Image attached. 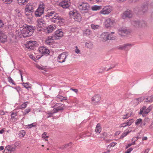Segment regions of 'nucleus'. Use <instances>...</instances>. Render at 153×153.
Here are the masks:
<instances>
[{
  "mask_svg": "<svg viewBox=\"0 0 153 153\" xmlns=\"http://www.w3.org/2000/svg\"><path fill=\"white\" fill-rule=\"evenodd\" d=\"M73 144L72 142H70L69 143H68L66 144L65 145V148H67V147L70 146V148L71 147V146L72 144Z\"/></svg>",
  "mask_w": 153,
  "mask_h": 153,
  "instance_id": "6e6d98bb",
  "label": "nucleus"
},
{
  "mask_svg": "<svg viewBox=\"0 0 153 153\" xmlns=\"http://www.w3.org/2000/svg\"><path fill=\"white\" fill-rule=\"evenodd\" d=\"M63 35V33L61 29H59L54 32L53 36L55 39H59Z\"/></svg>",
  "mask_w": 153,
  "mask_h": 153,
  "instance_id": "ddd939ff",
  "label": "nucleus"
},
{
  "mask_svg": "<svg viewBox=\"0 0 153 153\" xmlns=\"http://www.w3.org/2000/svg\"><path fill=\"white\" fill-rule=\"evenodd\" d=\"M101 131V128L100 126V125L99 123H98L96 126L95 130V132L97 133H100Z\"/></svg>",
  "mask_w": 153,
  "mask_h": 153,
  "instance_id": "cd10ccee",
  "label": "nucleus"
},
{
  "mask_svg": "<svg viewBox=\"0 0 153 153\" xmlns=\"http://www.w3.org/2000/svg\"><path fill=\"white\" fill-rule=\"evenodd\" d=\"M150 121V119L148 118H146L144 119L143 121L141 123V126H144L146 125V122H149Z\"/></svg>",
  "mask_w": 153,
  "mask_h": 153,
  "instance_id": "72a5a7b5",
  "label": "nucleus"
},
{
  "mask_svg": "<svg viewBox=\"0 0 153 153\" xmlns=\"http://www.w3.org/2000/svg\"><path fill=\"white\" fill-rule=\"evenodd\" d=\"M4 25V23L0 19V28L2 27Z\"/></svg>",
  "mask_w": 153,
  "mask_h": 153,
  "instance_id": "338daca9",
  "label": "nucleus"
},
{
  "mask_svg": "<svg viewBox=\"0 0 153 153\" xmlns=\"http://www.w3.org/2000/svg\"><path fill=\"white\" fill-rule=\"evenodd\" d=\"M118 32L119 34L123 36H126V35L130 33L129 31L123 28H121L119 29L118 30Z\"/></svg>",
  "mask_w": 153,
  "mask_h": 153,
  "instance_id": "f8f14e48",
  "label": "nucleus"
},
{
  "mask_svg": "<svg viewBox=\"0 0 153 153\" xmlns=\"http://www.w3.org/2000/svg\"><path fill=\"white\" fill-rule=\"evenodd\" d=\"M131 23L135 27H140V21H132L131 22Z\"/></svg>",
  "mask_w": 153,
  "mask_h": 153,
  "instance_id": "4be33fe9",
  "label": "nucleus"
},
{
  "mask_svg": "<svg viewBox=\"0 0 153 153\" xmlns=\"http://www.w3.org/2000/svg\"><path fill=\"white\" fill-rule=\"evenodd\" d=\"M38 44L36 41L31 40L27 41L25 45V48H27L29 51L33 50L38 47Z\"/></svg>",
  "mask_w": 153,
  "mask_h": 153,
  "instance_id": "7ed1b4c3",
  "label": "nucleus"
},
{
  "mask_svg": "<svg viewBox=\"0 0 153 153\" xmlns=\"http://www.w3.org/2000/svg\"><path fill=\"white\" fill-rule=\"evenodd\" d=\"M30 111H31V109L30 108L26 109L25 110L24 112L23 113V114L24 115H25L27 114H28Z\"/></svg>",
  "mask_w": 153,
  "mask_h": 153,
  "instance_id": "8fccbe9b",
  "label": "nucleus"
},
{
  "mask_svg": "<svg viewBox=\"0 0 153 153\" xmlns=\"http://www.w3.org/2000/svg\"><path fill=\"white\" fill-rule=\"evenodd\" d=\"M76 48L75 50V53L77 54L79 53H80V51L77 48V46H76Z\"/></svg>",
  "mask_w": 153,
  "mask_h": 153,
  "instance_id": "e2e57ef3",
  "label": "nucleus"
},
{
  "mask_svg": "<svg viewBox=\"0 0 153 153\" xmlns=\"http://www.w3.org/2000/svg\"><path fill=\"white\" fill-rule=\"evenodd\" d=\"M2 1L5 4H10L13 1V0H2Z\"/></svg>",
  "mask_w": 153,
  "mask_h": 153,
  "instance_id": "a18cd8bd",
  "label": "nucleus"
},
{
  "mask_svg": "<svg viewBox=\"0 0 153 153\" xmlns=\"http://www.w3.org/2000/svg\"><path fill=\"white\" fill-rule=\"evenodd\" d=\"M28 103L27 102H25L24 103H23L21 105V108H25L26 107L27 105V103Z\"/></svg>",
  "mask_w": 153,
  "mask_h": 153,
  "instance_id": "864d4df0",
  "label": "nucleus"
},
{
  "mask_svg": "<svg viewBox=\"0 0 153 153\" xmlns=\"http://www.w3.org/2000/svg\"><path fill=\"white\" fill-rule=\"evenodd\" d=\"M35 29V27L27 25H24L20 28L21 34L24 38L28 37L31 36Z\"/></svg>",
  "mask_w": 153,
  "mask_h": 153,
  "instance_id": "f257e3e1",
  "label": "nucleus"
},
{
  "mask_svg": "<svg viewBox=\"0 0 153 153\" xmlns=\"http://www.w3.org/2000/svg\"><path fill=\"white\" fill-rule=\"evenodd\" d=\"M73 19L75 21H76L78 22L81 21L82 20V17H81V14L79 13H77L75 16H74Z\"/></svg>",
  "mask_w": 153,
  "mask_h": 153,
  "instance_id": "5701e85b",
  "label": "nucleus"
},
{
  "mask_svg": "<svg viewBox=\"0 0 153 153\" xmlns=\"http://www.w3.org/2000/svg\"><path fill=\"white\" fill-rule=\"evenodd\" d=\"M135 100L138 101V103H139V102H141L143 100V99L140 97L136 98Z\"/></svg>",
  "mask_w": 153,
  "mask_h": 153,
  "instance_id": "0e129e2a",
  "label": "nucleus"
},
{
  "mask_svg": "<svg viewBox=\"0 0 153 153\" xmlns=\"http://www.w3.org/2000/svg\"><path fill=\"white\" fill-rule=\"evenodd\" d=\"M145 106H143L141 108L140 110V112L139 114H142L143 117L146 116L147 114L149 113L152 109L150 106L148 107L147 108Z\"/></svg>",
  "mask_w": 153,
  "mask_h": 153,
  "instance_id": "0eeeda50",
  "label": "nucleus"
},
{
  "mask_svg": "<svg viewBox=\"0 0 153 153\" xmlns=\"http://www.w3.org/2000/svg\"><path fill=\"white\" fill-rule=\"evenodd\" d=\"M78 8L79 10L83 13H87L90 9V5L87 3L83 2L78 5Z\"/></svg>",
  "mask_w": 153,
  "mask_h": 153,
  "instance_id": "f03ea898",
  "label": "nucleus"
},
{
  "mask_svg": "<svg viewBox=\"0 0 153 153\" xmlns=\"http://www.w3.org/2000/svg\"><path fill=\"white\" fill-rule=\"evenodd\" d=\"M132 16V14L131 11L130 10H127L126 11L124 12L123 17V19L126 18H131Z\"/></svg>",
  "mask_w": 153,
  "mask_h": 153,
  "instance_id": "6ab92c4d",
  "label": "nucleus"
},
{
  "mask_svg": "<svg viewBox=\"0 0 153 153\" xmlns=\"http://www.w3.org/2000/svg\"><path fill=\"white\" fill-rule=\"evenodd\" d=\"M131 115V113L130 114L127 113L126 115H125L123 116V119H127L129 117H130Z\"/></svg>",
  "mask_w": 153,
  "mask_h": 153,
  "instance_id": "49530a36",
  "label": "nucleus"
},
{
  "mask_svg": "<svg viewBox=\"0 0 153 153\" xmlns=\"http://www.w3.org/2000/svg\"><path fill=\"white\" fill-rule=\"evenodd\" d=\"M101 97L99 95H95L91 98V103L95 105L99 103Z\"/></svg>",
  "mask_w": 153,
  "mask_h": 153,
  "instance_id": "9b49d317",
  "label": "nucleus"
},
{
  "mask_svg": "<svg viewBox=\"0 0 153 153\" xmlns=\"http://www.w3.org/2000/svg\"><path fill=\"white\" fill-rule=\"evenodd\" d=\"M61 109H59L56 107H54V109L53 110L52 112L53 114L58 112L59 111H61Z\"/></svg>",
  "mask_w": 153,
  "mask_h": 153,
  "instance_id": "603ef678",
  "label": "nucleus"
},
{
  "mask_svg": "<svg viewBox=\"0 0 153 153\" xmlns=\"http://www.w3.org/2000/svg\"><path fill=\"white\" fill-rule=\"evenodd\" d=\"M115 23L114 19L112 18H108L106 19L104 22L105 26L109 27L113 26Z\"/></svg>",
  "mask_w": 153,
  "mask_h": 153,
  "instance_id": "6e6552de",
  "label": "nucleus"
},
{
  "mask_svg": "<svg viewBox=\"0 0 153 153\" xmlns=\"http://www.w3.org/2000/svg\"><path fill=\"white\" fill-rule=\"evenodd\" d=\"M45 6L43 4L39 5L38 7L35 12V15L36 17H40L44 12Z\"/></svg>",
  "mask_w": 153,
  "mask_h": 153,
  "instance_id": "39448f33",
  "label": "nucleus"
},
{
  "mask_svg": "<svg viewBox=\"0 0 153 153\" xmlns=\"http://www.w3.org/2000/svg\"><path fill=\"white\" fill-rule=\"evenodd\" d=\"M53 107H56L59 109H61V111L63 110L64 108H66L65 105L60 103H56L53 106Z\"/></svg>",
  "mask_w": 153,
  "mask_h": 153,
  "instance_id": "412c9836",
  "label": "nucleus"
},
{
  "mask_svg": "<svg viewBox=\"0 0 153 153\" xmlns=\"http://www.w3.org/2000/svg\"><path fill=\"white\" fill-rule=\"evenodd\" d=\"M0 41L2 43L7 41V36L4 33L0 32Z\"/></svg>",
  "mask_w": 153,
  "mask_h": 153,
  "instance_id": "aec40b11",
  "label": "nucleus"
},
{
  "mask_svg": "<svg viewBox=\"0 0 153 153\" xmlns=\"http://www.w3.org/2000/svg\"><path fill=\"white\" fill-rule=\"evenodd\" d=\"M68 56V53L66 52L62 53L58 56L56 59L57 62L60 63L65 62Z\"/></svg>",
  "mask_w": 153,
  "mask_h": 153,
  "instance_id": "423d86ee",
  "label": "nucleus"
},
{
  "mask_svg": "<svg viewBox=\"0 0 153 153\" xmlns=\"http://www.w3.org/2000/svg\"><path fill=\"white\" fill-rule=\"evenodd\" d=\"M37 25L40 28L44 27L46 25V22L42 18H40L37 20Z\"/></svg>",
  "mask_w": 153,
  "mask_h": 153,
  "instance_id": "dca6fc26",
  "label": "nucleus"
},
{
  "mask_svg": "<svg viewBox=\"0 0 153 153\" xmlns=\"http://www.w3.org/2000/svg\"><path fill=\"white\" fill-rule=\"evenodd\" d=\"M57 98L59 99V101L62 102L63 100H67V98L66 97H64L62 96L58 95L56 97Z\"/></svg>",
  "mask_w": 153,
  "mask_h": 153,
  "instance_id": "c756f323",
  "label": "nucleus"
},
{
  "mask_svg": "<svg viewBox=\"0 0 153 153\" xmlns=\"http://www.w3.org/2000/svg\"><path fill=\"white\" fill-rule=\"evenodd\" d=\"M23 85L25 88L29 90V89H31V87L29 85V84L28 83H22Z\"/></svg>",
  "mask_w": 153,
  "mask_h": 153,
  "instance_id": "c9c22d12",
  "label": "nucleus"
},
{
  "mask_svg": "<svg viewBox=\"0 0 153 153\" xmlns=\"http://www.w3.org/2000/svg\"><path fill=\"white\" fill-rule=\"evenodd\" d=\"M102 9V7L100 5H94L91 7V9L93 11L99 10Z\"/></svg>",
  "mask_w": 153,
  "mask_h": 153,
  "instance_id": "a878e982",
  "label": "nucleus"
},
{
  "mask_svg": "<svg viewBox=\"0 0 153 153\" xmlns=\"http://www.w3.org/2000/svg\"><path fill=\"white\" fill-rule=\"evenodd\" d=\"M34 123H33L30 124L28 125L27 126L28 127H27V128H31L33 127H35L36 126V125H34Z\"/></svg>",
  "mask_w": 153,
  "mask_h": 153,
  "instance_id": "3c124183",
  "label": "nucleus"
},
{
  "mask_svg": "<svg viewBox=\"0 0 153 153\" xmlns=\"http://www.w3.org/2000/svg\"><path fill=\"white\" fill-rule=\"evenodd\" d=\"M91 33V32L90 30H87L84 33V34L86 36H88L90 35Z\"/></svg>",
  "mask_w": 153,
  "mask_h": 153,
  "instance_id": "37998d69",
  "label": "nucleus"
},
{
  "mask_svg": "<svg viewBox=\"0 0 153 153\" xmlns=\"http://www.w3.org/2000/svg\"><path fill=\"white\" fill-rule=\"evenodd\" d=\"M55 26L53 25H51L47 27L45 30V32L47 33H51L55 29Z\"/></svg>",
  "mask_w": 153,
  "mask_h": 153,
  "instance_id": "a211bd4d",
  "label": "nucleus"
},
{
  "mask_svg": "<svg viewBox=\"0 0 153 153\" xmlns=\"http://www.w3.org/2000/svg\"><path fill=\"white\" fill-rule=\"evenodd\" d=\"M54 16L51 19V21L56 23H59L60 24H63L64 19L58 15V14L55 13Z\"/></svg>",
  "mask_w": 153,
  "mask_h": 153,
  "instance_id": "20e7f679",
  "label": "nucleus"
},
{
  "mask_svg": "<svg viewBox=\"0 0 153 153\" xmlns=\"http://www.w3.org/2000/svg\"><path fill=\"white\" fill-rule=\"evenodd\" d=\"M126 45H124V44L122 45H121L118 47V48L119 50H125V47H126Z\"/></svg>",
  "mask_w": 153,
  "mask_h": 153,
  "instance_id": "c03bdc74",
  "label": "nucleus"
},
{
  "mask_svg": "<svg viewBox=\"0 0 153 153\" xmlns=\"http://www.w3.org/2000/svg\"><path fill=\"white\" fill-rule=\"evenodd\" d=\"M19 134L20 136H21L22 137H23L25 135L26 132L24 130H22L20 132Z\"/></svg>",
  "mask_w": 153,
  "mask_h": 153,
  "instance_id": "de8ad7c7",
  "label": "nucleus"
},
{
  "mask_svg": "<svg viewBox=\"0 0 153 153\" xmlns=\"http://www.w3.org/2000/svg\"><path fill=\"white\" fill-rule=\"evenodd\" d=\"M91 27L93 29L96 30L98 29L100 26L98 25L92 24L91 25Z\"/></svg>",
  "mask_w": 153,
  "mask_h": 153,
  "instance_id": "a19ab883",
  "label": "nucleus"
},
{
  "mask_svg": "<svg viewBox=\"0 0 153 153\" xmlns=\"http://www.w3.org/2000/svg\"><path fill=\"white\" fill-rule=\"evenodd\" d=\"M17 112L16 111H13L11 113V119H13L15 118V117L17 115Z\"/></svg>",
  "mask_w": 153,
  "mask_h": 153,
  "instance_id": "58836bf2",
  "label": "nucleus"
},
{
  "mask_svg": "<svg viewBox=\"0 0 153 153\" xmlns=\"http://www.w3.org/2000/svg\"><path fill=\"white\" fill-rule=\"evenodd\" d=\"M78 13V11L76 10L73 9V10L70 11L69 15L70 17L72 18L73 17V18Z\"/></svg>",
  "mask_w": 153,
  "mask_h": 153,
  "instance_id": "393cba45",
  "label": "nucleus"
},
{
  "mask_svg": "<svg viewBox=\"0 0 153 153\" xmlns=\"http://www.w3.org/2000/svg\"><path fill=\"white\" fill-rule=\"evenodd\" d=\"M60 5L63 8H69L70 7L71 3L70 1H62L60 3Z\"/></svg>",
  "mask_w": 153,
  "mask_h": 153,
  "instance_id": "f3484780",
  "label": "nucleus"
},
{
  "mask_svg": "<svg viewBox=\"0 0 153 153\" xmlns=\"http://www.w3.org/2000/svg\"><path fill=\"white\" fill-rule=\"evenodd\" d=\"M58 148H59L61 149V150H63L64 149H66L65 145H62L60 146H59Z\"/></svg>",
  "mask_w": 153,
  "mask_h": 153,
  "instance_id": "69168bd1",
  "label": "nucleus"
},
{
  "mask_svg": "<svg viewBox=\"0 0 153 153\" xmlns=\"http://www.w3.org/2000/svg\"><path fill=\"white\" fill-rule=\"evenodd\" d=\"M134 120L133 119H130L128 121H127L126 123L127 126H130L134 122Z\"/></svg>",
  "mask_w": 153,
  "mask_h": 153,
  "instance_id": "f704fd0d",
  "label": "nucleus"
},
{
  "mask_svg": "<svg viewBox=\"0 0 153 153\" xmlns=\"http://www.w3.org/2000/svg\"><path fill=\"white\" fill-rule=\"evenodd\" d=\"M54 114L52 111L49 112L47 113V114L48 115L47 117V118H48L49 117H52L53 114Z\"/></svg>",
  "mask_w": 153,
  "mask_h": 153,
  "instance_id": "09e8293b",
  "label": "nucleus"
},
{
  "mask_svg": "<svg viewBox=\"0 0 153 153\" xmlns=\"http://www.w3.org/2000/svg\"><path fill=\"white\" fill-rule=\"evenodd\" d=\"M131 131H129L128 130L125 132H124L123 133V134L121 135L120 137V139H123V138L126 136Z\"/></svg>",
  "mask_w": 153,
  "mask_h": 153,
  "instance_id": "e433bc0d",
  "label": "nucleus"
},
{
  "mask_svg": "<svg viewBox=\"0 0 153 153\" xmlns=\"http://www.w3.org/2000/svg\"><path fill=\"white\" fill-rule=\"evenodd\" d=\"M148 7L147 4L142 5L141 7V10L143 13H145L147 11Z\"/></svg>",
  "mask_w": 153,
  "mask_h": 153,
  "instance_id": "bb28decb",
  "label": "nucleus"
},
{
  "mask_svg": "<svg viewBox=\"0 0 153 153\" xmlns=\"http://www.w3.org/2000/svg\"><path fill=\"white\" fill-rule=\"evenodd\" d=\"M85 46L88 48H91L93 47V44L90 42L88 41L85 43Z\"/></svg>",
  "mask_w": 153,
  "mask_h": 153,
  "instance_id": "2f4dec72",
  "label": "nucleus"
},
{
  "mask_svg": "<svg viewBox=\"0 0 153 153\" xmlns=\"http://www.w3.org/2000/svg\"><path fill=\"white\" fill-rule=\"evenodd\" d=\"M56 13V12L55 11H48L44 16L46 18H50L53 16V15H54Z\"/></svg>",
  "mask_w": 153,
  "mask_h": 153,
  "instance_id": "b1692460",
  "label": "nucleus"
},
{
  "mask_svg": "<svg viewBox=\"0 0 153 153\" xmlns=\"http://www.w3.org/2000/svg\"><path fill=\"white\" fill-rule=\"evenodd\" d=\"M142 120L141 118H139L135 122V124L136 125H138L140 123L141 124Z\"/></svg>",
  "mask_w": 153,
  "mask_h": 153,
  "instance_id": "ea45409f",
  "label": "nucleus"
},
{
  "mask_svg": "<svg viewBox=\"0 0 153 153\" xmlns=\"http://www.w3.org/2000/svg\"><path fill=\"white\" fill-rule=\"evenodd\" d=\"M111 10L110 7L106 6L102 9V10L100 12V13L104 15L108 14L111 12Z\"/></svg>",
  "mask_w": 153,
  "mask_h": 153,
  "instance_id": "4468645a",
  "label": "nucleus"
},
{
  "mask_svg": "<svg viewBox=\"0 0 153 153\" xmlns=\"http://www.w3.org/2000/svg\"><path fill=\"white\" fill-rule=\"evenodd\" d=\"M127 126L126 125V123H123L121 124L119 126V128H121L122 127H123L124 128L126 127Z\"/></svg>",
  "mask_w": 153,
  "mask_h": 153,
  "instance_id": "13d9d810",
  "label": "nucleus"
},
{
  "mask_svg": "<svg viewBox=\"0 0 153 153\" xmlns=\"http://www.w3.org/2000/svg\"><path fill=\"white\" fill-rule=\"evenodd\" d=\"M145 102L151 103L153 102V95L145 99Z\"/></svg>",
  "mask_w": 153,
  "mask_h": 153,
  "instance_id": "c85d7f7f",
  "label": "nucleus"
},
{
  "mask_svg": "<svg viewBox=\"0 0 153 153\" xmlns=\"http://www.w3.org/2000/svg\"><path fill=\"white\" fill-rule=\"evenodd\" d=\"M18 2L20 5H22L26 4L27 2L25 0H18Z\"/></svg>",
  "mask_w": 153,
  "mask_h": 153,
  "instance_id": "473e14b6",
  "label": "nucleus"
},
{
  "mask_svg": "<svg viewBox=\"0 0 153 153\" xmlns=\"http://www.w3.org/2000/svg\"><path fill=\"white\" fill-rule=\"evenodd\" d=\"M133 149L131 147L129 149H128L126 152L127 153H130L133 150Z\"/></svg>",
  "mask_w": 153,
  "mask_h": 153,
  "instance_id": "680f3d73",
  "label": "nucleus"
},
{
  "mask_svg": "<svg viewBox=\"0 0 153 153\" xmlns=\"http://www.w3.org/2000/svg\"><path fill=\"white\" fill-rule=\"evenodd\" d=\"M11 87L16 89L17 91L19 93L21 91V88L19 86H18L16 87H14L13 86H11Z\"/></svg>",
  "mask_w": 153,
  "mask_h": 153,
  "instance_id": "5fc2aeb1",
  "label": "nucleus"
},
{
  "mask_svg": "<svg viewBox=\"0 0 153 153\" xmlns=\"http://www.w3.org/2000/svg\"><path fill=\"white\" fill-rule=\"evenodd\" d=\"M149 149H146L145 150L141 152V153H148Z\"/></svg>",
  "mask_w": 153,
  "mask_h": 153,
  "instance_id": "774afa93",
  "label": "nucleus"
},
{
  "mask_svg": "<svg viewBox=\"0 0 153 153\" xmlns=\"http://www.w3.org/2000/svg\"><path fill=\"white\" fill-rule=\"evenodd\" d=\"M140 27H145L146 25V23L144 21H140Z\"/></svg>",
  "mask_w": 153,
  "mask_h": 153,
  "instance_id": "79ce46f5",
  "label": "nucleus"
},
{
  "mask_svg": "<svg viewBox=\"0 0 153 153\" xmlns=\"http://www.w3.org/2000/svg\"><path fill=\"white\" fill-rule=\"evenodd\" d=\"M124 45H126V47L125 48V51L128 50L132 46L131 44L128 43L124 44Z\"/></svg>",
  "mask_w": 153,
  "mask_h": 153,
  "instance_id": "4c0bfd02",
  "label": "nucleus"
},
{
  "mask_svg": "<svg viewBox=\"0 0 153 153\" xmlns=\"http://www.w3.org/2000/svg\"><path fill=\"white\" fill-rule=\"evenodd\" d=\"M25 10V13L26 15L28 16L30 15V13L32 14V13L33 11V7L32 6H28L27 5Z\"/></svg>",
  "mask_w": 153,
  "mask_h": 153,
  "instance_id": "2eb2a0df",
  "label": "nucleus"
},
{
  "mask_svg": "<svg viewBox=\"0 0 153 153\" xmlns=\"http://www.w3.org/2000/svg\"><path fill=\"white\" fill-rule=\"evenodd\" d=\"M39 51L41 54L46 56L49 55L50 53L49 50L44 46H41L39 48Z\"/></svg>",
  "mask_w": 153,
  "mask_h": 153,
  "instance_id": "9d476101",
  "label": "nucleus"
},
{
  "mask_svg": "<svg viewBox=\"0 0 153 153\" xmlns=\"http://www.w3.org/2000/svg\"><path fill=\"white\" fill-rule=\"evenodd\" d=\"M101 38L102 39V41H105L108 40L113 39V37L112 35H110L108 32H104L103 33L101 36Z\"/></svg>",
  "mask_w": 153,
  "mask_h": 153,
  "instance_id": "1a4fd4ad",
  "label": "nucleus"
},
{
  "mask_svg": "<svg viewBox=\"0 0 153 153\" xmlns=\"http://www.w3.org/2000/svg\"><path fill=\"white\" fill-rule=\"evenodd\" d=\"M3 153H11V152L10 149L6 148L4 151Z\"/></svg>",
  "mask_w": 153,
  "mask_h": 153,
  "instance_id": "4d7b16f0",
  "label": "nucleus"
},
{
  "mask_svg": "<svg viewBox=\"0 0 153 153\" xmlns=\"http://www.w3.org/2000/svg\"><path fill=\"white\" fill-rule=\"evenodd\" d=\"M20 145V143L19 142H16L14 144V146L15 147H16L18 146H19Z\"/></svg>",
  "mask_w": 153,
  "mask_h": 153,
  "instance_id": "bf43d9fd",
  "label": "nucleus"
},
{
  "mask_svg": "<svg viewBox=\"0 0 153 153\" xmlns=\"http://www.w3.org/2000/svg\"><path fill=\"white\" fill-rule=\"evenodd\" d=\"M9 149H10V152L12 151H14L15 150V147H11L10 146H9Z\"/></svg>",
  "mask_w": 153,
  "mask_h": 153,
  "instance_id": "052dcab7",
  "label": "nucleus"
},
{
  "mask_svg": "<svg viewBox=\"0 0 153 153\" xmlns=\"http://www.w3.org/2000/svg\"><path fill=\"white\" fill-rule=\"evenodd\" d=\"M7 81L10 83H12L13 85H16V83L10 76L8 77Z\"/></svg>",
  "mask_w": 153,
  "mask_h": 153,
  "instance_id": "7c9ffc66",
  "label": "nucleus"
}]
</instances>
